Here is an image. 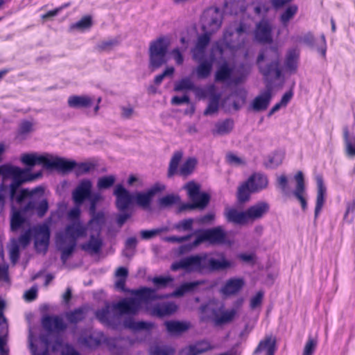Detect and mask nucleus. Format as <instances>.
Masks as SVG:
<instances>
[{
    "label": "nucleus",
    "mask_w": 355,
    "mask_h": 355,
    "mask_svg": "<svg viewBox=\"0 0 355 355\" xmlns=\"http://www.w3.org/2000/svg\"><path fill=\"white\" fill-rule=\"evenodd\" d=\"M255 192L252 186L245 181L242 183L237 189V199L239 203L244 204L249 201L251 193Z\"/></svg>",
    "instance_id": "32"
},
{
    "label": "nucleus",
    "mask_w": 355,
    "mask_h": 355,
    "mask_svg": "<svg viewBox=\"0 0 355 355\" xmlns=\"http://www.w3.org/2000/svg\"><path fill=\"white\" fill-rule=\"evenodd\" d=\"M166 186L161 183H156L146 192H137L133 196V200L144 209H148L153 198L157 193L164 191Z\"/></svg>",
    "instance_id": "18"
},
{
    "label": "nucleus",
    "mask_w": 355,
    "mask_h": 355,
    "mask_svg": "<svg viewBox=\"0 0 355 355\" xmlns=\"http://www.w3.org/2000/svg\"><path fill=\"white\" fill-rule=\"evenodd\" d=\"M263 291H259L250 300V307L253 309L261 306L263 298Z\"/></svg>",
    "instance_id": "52"
},
{
    "label": "nucleus",
    "mask_w": 355,
    "mask_h": 355,
    "mask_svg": "<svg viewBox=\"0 0 355 355\" xmlns=\"http://www.w3.org/2000/svg\"><path fill=\"white\" fill-rule=\"evenodd\" d=\"M114 195L116 196V205L120 211H125L132 203L133 196L121 184L114 187Z\"/></svg>",
    "instance_id": "21"
},
{
    "label": "nucleus",
    "mask_w": 355,
    "mask_h": 355,
    "mask_svg": "<svg viewBox=\"0 0 355 355\" xmlns=\"http://www.w3.org/2000/svg\"><path fill=\"white\" fill-rule=\"evenodd\" d=\"M21 161L30 169L36 164H42L48 168H54L63 173H67L76 168V173L78 175L86 174L94 169V164L90 162H84L79 164L73 161H69L64 158L55 157L51 155H38L37 153L23 154L20 158ZM31 171H29V174Z\"/></svg>",
    "instance_id": "3"
},
{
    "label": "nucleus",
    "mask_w": 355,
    "mask_h": 355,
    "mask_svg": "<svg viewBox=\"0 0 355 355\" xmlns=\"http://www.w3.org/2000/svg\"><path fill=\"white\" fill-rule=\"evenodd\" d=\"M92 182L87 179L81 180L72 193L76 205H80L92 195Z\"/></svg>",
    "instance_id": "20"
},
{
    "label": "nucleus",
    "mask_w": 355,
    "mask_h": 355,
    "mask_svg": "<svg viewBox=\"0 0 355 355\" xmlns=\"http://www.w3.org/2000/svg\"><path fill=\"white\" fill-rule=\"evenodd\" d=\"M272 25L266 20H262L257 26L255 31L256 39L261 42H270L272 40Z\"/></svg>",
    "instance_id": "25"
},
{
    "label": "nucleus",
    "mask_w": 355,
    "mask_h": 355,
    "mask_svg": "<svg viewBox=\"0 0 355 355\" xmlns=\"http://www.w3.org/2000/svg\"><path fill=\"white\" fill-rule=\"evenodd\" d=\"M222 48L218 44H214L211 51L210 60L205 58L202 60H199L200 62L193 73H196L197 78L199 79H205L208 78L211 73L212 62L220 61L222 60Z\"/></svg>",
    "instance_id": "17"
},
{
    "label": "nucleus",
    "mask_w": 355,
    "mask_h": 355,
    "mask_svg": "<svg viewBox=\"0 0 355 355\" xmlns=\"http://www.w3.org/2000/svg\"><path fill=\"white\" fill-rule=\"evenodd\" d=\"M80 205L73 208L68 214L71 223L66 227L63 232L57 235V246L62 252V259L65 261L72 254L76 245V240L90 235L89 225L85 227L80 222L78 217L80 214Z\"/></svg>",
    "instance_id": "4"
},
{
    "label": "nucleus",
    "mask_w": 355,
    "mask_h": 355,
    "mask_svg": "<svg viewBox=\"0 0 355 355\" xmlns=\"http://www.w3.org/2000/svg\"><path fill=\"white\" fill-rule=\"evenodd\" d=\"M317 186H318V196L316 200V206L315 209V217L320 213L324 202V196L326 193V187L324 185L322 178L321 177H318L317 179Z\"/></svg>",
    "instance_id": "34"
},
{
    "label": "nucleus",
    "mask_w": 355,
    "mask_h": 355,
    "mask_svg": "<svg viewBox=\"0 0 355 355\" xmlns=\"http://www.w3.org/2000/svg\"><path fill=\"white\" fill-rule=\"evenodd\" d=\"M193 219H186L180 221L179 223L173 225V228L175 229L180 232L181 231H189L191 230L193 227Z\"/></svg>",
    "instance_id": "50"
},
{
    "label": "nucleus",
    "mask_w": 355,
    "mask_h": 355,
    "mask_svg": "<svg viewBox=\"0 0 355 355\" xmlns=\"http://www.w3.org/2000/svg\"><path fill=\"white\" fill-rule=\"evenodd\" d=\"M202 282L200 281H196L189 283H185L180 287L176 289L171 295L175 297H182L185 293L195 291Z\"/></svg>",
    "instance_id": "39"
},
{
    "label": "nucleus",
    "mask_w": 355,
    "mask_h": 355,
    "mask_svg": "<svg viewBox=\"0 0 355 355\" xmlns=\"http://www.w3.org/2000/svg\"><path fill=\"white\" fill-rule=\"evenodd\" d=\"M180 202V197L178 195H168L159 200V206L162 208H167Z\"/></svg>",
    "instance_id": "47"
},
{
    "label": "nucleus",
    "mask_w": 355,
    "mask_h": 355,
    "mask_svg": "<svg viewBox=\"0 0 355 355\" xmlns=\"http://www.w3.org/2000/svg\"><path fill=\"white\" fill-rule=\"evenodd\" d=\"M211 35H207L205 33L198 37L196 48L193 49V58L196 60H202L205 58V50L209 42Z\"/></svg>",
    "instance_id": "29"
},
{
    "label": "nucleus",
    "mask_w": 355,
    "mask_h": 355,
    "mask_svg": "<svg viewBox=\"0 0 355 355\" xmlns=\"http://www.w3.org/2000/svg\"><path fill=\"white\" fill-rule=\"evenodd\" d=\"M37 293V288L36 286H33L24 293V298L27 301H32L36 298Z\"/></svg>",
    "instance_id": "61"
},
{
    "label": "nucleus",
    "mask_w": 355,
    "mask_h": 355,
    "mask_svg": "<svg viewBox=\"0 0 355 355\" xmlns=\"http://www.w3.org/2000/svg\"><path fill=\"white\" fill-rule=\"evenodd\" d=\"M30 169L21 168L12 166H0V211L2 210L6 196L9 194L12 199L15 198L21 205V211H14L10 220L12 231L21 230L24 231L18 241L12 240L10 247L11 261L15 263L19 256V247L25 248L30 243L33 231L28 221L24 214H31L36 211L42 216L48 209V202L44 198V189L41 187L34 189H22L19 193L17 189L27 181L40 178L42 172L35 175L29 174Z\"/></svg>",
    "instance_id": "1"
},
{
    "label": "nucleus",
    "mask_w": 355,
    "mask_h": 355,
    "mask_svg": "<svg viewBox=\"0 0 355 355\" xmlns=\"http://www.w3.org/2000/svg\"><path fill=\"white\" fill-rule=\"evenodd\" d=\"M117 39H111L100 41L95 46V49L98 53L109 52L119 44Z\"/></svg>",
    "instance_id": "40"
},
{
    "label": "nucleus",
    "mask_w": 355,
    "mask_h": 355,
    "mask_svg": "<svg viewBox=\"0 0 355 355\" xmlns=\"http://www.w3.org/2000/svg\"><path fill=\"white\" fill-rule=\"evenodd\" d=\"M297 7L295 6H292L288 7L282 15L281 16V21L282 23L286 26L288 22L293 19L294 15L297 12Z\"/></svg>",
    "instance_id": "49"
},
{
    "label": "nucleus",
    "mask_w": 355,
    "mask_h": 355,
    "mask_svg": "<svg viewBox=\"0 0 355 355\" xmlns=\"http://www.w3.org/2000/svg\"><path fill=\"white\" fill-rule=\"evenodd\" d=\"M234 122L232 120L227 119L223 121L217 122L214 129L212 134L215 136H223L229 134L233 129Z\"/></svg>",
    "instance_id": "33"
},
{
    "label": "nucleus",
    "mask_w": 355,
    "mask_h": 355,
    "mask_svg": "<svg viewBox=\"0 0 355 355\" xmlns=\"http://www.w3.org/2000/svg\"><path fill=\"white\" fill-rule=\"evenodd\" d=\"M191 237V234L184 236H168L166 237L164 240L167 242L172 243H183L184 241H189Z\"/></svg>",
    "instance_id": "57"
},
{
    "label": "nucleus",
    "mask_w": 355,
    "mask_h": 355,
    "mask_svg": "<svg viewBox=\"0 0 355 355\" xmlns=\"http://www.w3.org/2000/svg\"><path fill=\"white\" fill-rule=\"evenodd\" d=\"M116 181L114 175H108L101 177L98 180L97 188L99 190H103L112 187Z\"/></svg>",
    "instance_id": "48"
},
{
    "label": "nucleus",
    "mask_w": 355,
    "mask_h": 355,
    "mask_svg": "<svg viewBox=\"0 0 355 355\" xmlns=\"http://www.w3.org/2000/svg\"><path fill=\"white\" fill-rule=\"evenodd\" d=\"M171 102L174 105H180V104H183V103L189 104L190 103V99L187 95L184 94L182 97L174 96L172 98Z\"/></svg>",
    "instance_id": "62"
},
{
    "label": "nucleus",
    "mask_w": 355,
    "mask_h": 355,
    "mask_svg": "<svg viewBox=\"0 0 355 355\" xmlns=\"http://www.w3.org/2000/svg\"><path fill=\"white\" fill-rule=\"evenodd\" d=\"M162 232V230H145L141 232V236L144 239H149L155 236Z\"/></svg>",
    "instance_id": "59"
},
{
    "label": "nucleus",
    "mask_w": 355,
    "mask_h": 355,
    "mask_svg": "<svg viewBox=\"0 0 355 355\" xmlns=\"http://www.w3.org/2000/svg\"><path fill=\"white\" fill-rule=\"evenodd\" d=\"M182 157L183 153L181 151H176L173 155L167 172L168 178H171L175 174L187 177L193 173L198 163L197 159L195 157H189L179 168Z\"/></svg>",
    "instance_id": "12"
},
{
    "label": "nucleus",
    "mask_w": 355,
    "mask_h": 355,
    "mask_svg": "<svg viewBox=\"0 0 355 355\" xmlns=\"http://www.w3.org/2000/svg\"><path fill=\"white\" fill-rule=\"evenodd\" d=\"M298 57L299 51L297 49H292L288 51L286 60V67L288 70L291 71L296 70Z\"/></svg>",
    "instance_id": "43"
},
{
    "label": "nucleus",
    "mask_w": 355,
    "mask_h": 355,
    "mask_svg": "<svg viewBox=\"0 0 355 355\" xmlns=\"http://www.w3.org/2000/svg\"><path fill=\"white\" fill-rule=\"evenodd\" d=\"M354 125L352 128L353 131L351 132L347 127L343 130V136L345 144L346 153L348 157H355V114L354 116Z\"/></svg>",
    "instance_id": "28"
},
{
    "label": "nucleus",
    "mask_w": 355,
    "mask_h": 355,
    "mask_svg": "<svg viewBox=\"0 0 355 355\" xmlns=\"http://www.w3.org/2000/svg\"><path fill=\"white\" fill-rule=\"evenodd\" d=\"M243 0H227L224 12L229 14H237L243 11Z\"/></svg>",
    "instance_id": "41"
},
{
    "label": "nucleus",
    "mask_w": 355,
    "mask_h": 355,
    "mask_svg": "<svg viewBox=\"0 0 355 355\" xmlns=\"http://www.w3.org/2000/svg\"><path fill=\"white\" fill-rule=\"evenodd\" d=\"M278 60L279 53L275 46L265 49L257 58L260 71L268 83H271L281 75Z\"/></svg>",
    "instance_id": "8"
},
{
    "label": "nucleus",
    "mask_w": 355,
    "mask_h": 355,
    "mask_svg": "<svg viewBox=\"0 0 355 355\" xmlns=\"http://www.w3.org/2000/svg\"><path fill=\"white\" fill-rule=\"evenodd\" d=\"M177 306L174 303H162L156 305L153 311V314L162 317L175 312Z\"/></svg>",
    "instance_id": "38"
},
{
    "label": "nucleus",
    "mask_w": 355,
    "mask_h": 355,
    "mask_svg": "<svg viewBox=\"0 0 355 355\" xmlns=\"http://www.w3.org/2000/svg\"><path fill=\"white\" fill-rule=\"evenodd\" d=\"M165 325L168 331L173 334H180L191 327L189 322L178 321L166 322Z\"/></svg>",
    "instance_id": "35"
},
{
    "label": "nucleus",
    "mask_w": 355,
    "mask_h": 355,
    "mask_svg": "<svg viewBox=\"0 0 355 355\" xmlns=\"http://www.w3.org/2000/svg\"><path fill=\"white\" fill-rule=\"evenodd\" d=\"M128 276V270L125 268H119L116 272V281L115 286L117 288L123 290L126 277Z\"/></svg>",
    "instance_id": "46"
},
{
    "label": "nucleus",
    "mask_w": 355,
    "mask_h": 355,
    "mask_svg": "<svg viewBox=\"0 0 355 355\" xmlns=\"http://www.w3.org/2000/svg\"><path fill=\"white\" fill-rule=\"evenodd\" d=\"M271 98V87L270 86L267 85V90L264 93L257 96L252 101L251 103L252 109L255 112H261L265 110L268 107Z\"/></svg>",
    "instance_id": "24"
},
{
    "label": "nucleus",
    "mask_w": 355,
    "mask_h": 355,
    "mask_svg": "<svg viewBox=\"0 0 355 355\" xmlns=\"http://www.w3.org/2000/svg\"><path fill=\"white\" fill-rule=\"evenodd\" d=\"M92 102V99L87 96H72L68 99L69 106L73 108L89 107Z\"/></svg>",
    "instance_id": "31"
},
{
    "label": "nucleus",
    "mask_w": 355,
    "mask_h": 355,
    "mask_svg": "<svg viewBox=\"0 0 355 355\" xmlns=\"http://www.w3.org/2000/svg\"><path fill=\"white\" fill-rule=\"evenodd\" d=\"M171 44V39L168 37H158L150 43L149 69L151 71H154L156 69L166 63V55Z\"/></svg>",
    "instance_id": "11"
},
{
    "label": "nucleus",
    "mask_w": 355,
    "mask_h": 355,
    "mask_svg": "<svg viewBox=\"0 0 355 355\" xmlns=\"http://www.w3.org/2000/svg\"><path fill=\"white\" fill-rule=\"evenodd\" d=\"M128 184L129 186H142V180L135 175H131L128 179Z\"/></svg>",
    "instance_id": "63"
},
{
    "label": "nucleus",
    "mask_w": 355,
    "mask_h": 355,
    "mask_svg": "<svg viewBox=\"0 0 355 355\" xmlns=\"http://www.w3.org/2000/svg\"><path fill=\"white\" fill-rule=\"evenodd\" d=\"M268 209L269 205L268 203L260 202L251 206L245 211H240L231 208L226 209L225 214L229 221L243 225L262 218Z\"/></svg>",
    "instance_id": "9"
},
{
    "label": "nucleus",
    "mask_w": 355,
    "mask_h": 355,
    "mask_svg": "<svg viewBox=\"0 0 355 355\" xmlns=\"http://www.w3.org/2000/svg\"><path fill=\"white\" fill-rule=\"evenodd\" d=\"M243 75L237 76L234 71L227 64H224L218 70L216 75L217 81L239 83L243 79Z\"/></svg>",
    "instance_id": "22"
},
{
    "label": "nucleus",
    "mask_w": 355,
    "mask_h": 355,
    "mask_svg": "<svg viewBox=\"0 0 355 355\" xmlns=\"http://www.w3.org/2000/svg\"><path fill=\"white\" fill-rule=\"evenodd\" d=\"M35 234V246L40 252L46 250L49 241V229L47 225L37 226L33 230Z\"/></svg>",
    "instance_id": "19"
},
{
    "label": "nucleus",
    "mask_w": 355,
    "mask_h": 355,
    "mask_svg": "<svg viewBox=\"0 0 355 355\" xmlns=\"http://www.w3.org/2000/svg\"><path fill=\"white\" fill-rule=\"evenodd\" d=\"M227 162L234 166H241L245 164V161L234 154H229L227 155Z\"/></svg>",
    "instance_id": "56"
},
{
    "label": "nucleus",
    "mask_w": 355,
    "mask_h": 355,
    "mask_svg": "<svg viewBox=\"0 0 355 355\" xmlns=\"http://www.w3.org/2000/svg\"><path fill=\"white\" fill-rule=\"evenodd\" d=\"M248 181L255 192L265 189L268 186L266 177L259 173L252 175L248 178Z\"/></svg>",
    "instance_id": "37"
},
{
    "label": "nucleus",
    "mask_w": 355,
    "mask_h": 355,
    "mask_svg": "<svg viewBox=\"0 0 355 355\" xmlns=\"http://www.w3.org/2000/svg\"><path fill=\"white\" fill-rule=\"evenodd\" d=\"M92 26V18L91 16H85L78 22L72 24L70 26L71 31L76 30L78 31H83L89 29Z\"/></svg>",
    "instance_id": "45"
},
{
    "label": "nucleus",
    "mask_w": 355,
    "mask_h": 355,
    "mask_svg": "<svg viewBox=\"0 0 355 355\" xmlns=\"http://www.w3.org/2000/svg\"><path fill=\"white\" fill-rule=\"evenodd\" d=\"M209 349H210L209 343L201 342L183 349L180 352V355H198L205 352Z\"/></svg>",
    "instance_id": "36"
},
{
    "label": "nucleus",
    "mask_w": 355,
    "mask_h": 355,
    "mask_svg": "<svg viewBox=\"0 0 355 355\" xmlns=\"http://www.w3.org/2000/svg\"><path fill=\"white\" fill-rule=\"evenodd\" d=\"M236 313L237 311L236 309H232L228 311H223L222 309L220 314L218 316V318H216L215 323L219 325L224 323L230 322L234 320Z\"/></svg>",
    "instance_id": "42"
},
{
    "label": "nucleus",
    "mask_w": 355,
    "mask_h": 355,
    "mask_svg": "<svg viewBox=\"0 0 355 355\" xmlns=\"http://www.w3.org/2000/svg\"><path fill=\"white\" fill-rule=\"evenodd\" d=\"M44 327L49 331H60L66 328L62 318L59 317H47L44 320Z\"/></svg>",
    "instance_id": "30"
},
{
    "label": "nucleus",
    "mask_w": 355,
    "mask_h": 355,
    "mask_svg": "<svg viewBox=\"0 0 355 355\" xmlns=\"http://www.w3.org/2000/svg\"><path fill=\"white\" fill-rule=\"evenodd\" d=\"M184 188L187 191L191 204H184L180 207V211L193 209L196 208L204 209L209 201V196L200 191V186L193 182L185 184Z\"/></svg>",
    "instance_id": "14"
},
{
    "label": "nucleus",
    "mask_w": 355,
    "mask_h": 355,
    "mask_svg": "<svg viewBox=\"0 0 355 355\" xmlns=\"http://www.w3.org/2000/svg\"><path fill=\"white\" fill-rule=\"evenodd\" d=\"M222 13L217 8H209L205 10L201 17L202 29L207 35H212L220 27Z\"/></svg>",
    "instance_id": "16"
},
{
    "label": "nucleus",
    "mask_w": 355,
    "mask_h": 355,
    "mask_svg": "<svg viewBox=\"0 0 355 355\" xmlns=\"http://www.w3.org/2000/svg\"><path fill=\"white\" fill-rule=\"evenodd\" d=\"M173 67L168 68L164 73L155 77V83L156 85H159L165 77L171 76L173 73Z\"/></svg>",
    "instance_id": "58"
},
{
    "label": "nucleus",
    "mask_w": 355,
    "mask_h": 355,
    "mask_svg": "<svg viewBox=\"0 0 355 355\" xmlns=\"http://www.w3.org/2000/svg\"><path fill=\"white\" fill-rule=\"evenodd\" d=\"M172 281L170 277H155L153 279V283L156 286L157 289L165 287L168 283Z\"/></svg>",
    "instance_id": "55"
},
{
    "label": "nucleus",
    "mask_w": 355,
    "mask_h": 355,
    "mask_svg": "<svg viewBox=\"0 0 355 355\" xmlns=\"http://www.w3.org/2000/svg\"><path fill=\"white\" fill-rule=\"evenodd\" d=\"M103 198L101 194L92 193L88 198L90 202L89 212L92 218L89 223V230L90 231V239L87 243L82 245V248L86 251L96 253L101 247V239L99 237L101 228L105 223L104 214L102 212H96V205Z\"/></svg>",
    "instance_id": "7"
},
{
    "label": "nucleus",
    "mask_w": 355,
    "mask_h": 355,
    "mask_svg": "<svg viewBox=\"0 0 355 355\" xmlns=\"http://www.w3.org/2000/svg\"><path fill=\"white\" fill-rule=\"evenodd\" d=\"M175 91L187 93L192 91L200 98H208V105L204 111V115L212 116L218 111L221 94L214 85H209L205 87L196 86L191 78L185 77L175 83Z\"/></svg>",
    "instance_id": "5"
},
{
    "label": "nucleus",
    "mask_w": 355,
    "mask_h": 355,
    "mask_svg": "<svg viewBox=\"0 0 355 355\" xmlns=\"http://www.w3.org/2000/svg\"><path fill=\"white\" fill-rule=\"evenodd\" d=\"M223 304L220 301L213 299L202 307V311L206 318H211L215 321L223 309Z\"/></svg>",
    "instance_id": "26"
},
{
    "label": "nucleus",
    "mask_w": 355,
    "mask_h": 355,
    "mask_svg": "<svg viewBox=\"0 0 355 355\" xmlns=\"http://www.w3.org/2000/svg\"><path fill=\"white\" fill-rule=\"evenodd\" d=\"M171 55H173V58L175 60L176 63L178 64H182L183 62V56L181 54L180 49L178 48L174 49L171 51Z\"/></svg>",
    "instance_id": "64"
},
{
    "label": "nucleus",
    "mask_w": 355,
    "mask_h": 355,
    "mask_svg": "<svg viewBox=\"0 0 355 355\" xmlns=\"http://www.w3.org/2000/svg\"><path fill=\"white\" fill-rule=\"evenodd\" d=\"M173 349L167 347H157L155 349L153 355H171Z\"/></svg>",
    "instance_id": "60"
},
{
    "label": "nucleus",
    "mask_w": 355,
    "mask_h": 355,
    "mask_svg": "<svg viewBox=\"0 0 355 355\" xmlns=\"http://www.w3.org/2000/svg\"><path fill=\"white\" fill-rule=\"evenodd\" d=\"M277 340L272 336H268L262 340L257 349L254 352V354H259L263 351H266V355H275L276 351Z\"/></svg>",
    "instance_id": "27"
},
{
    "label": "nucleus",
    "mask_w": 355,
    "mask_h": 355,
    "mask_svg": "<svg viewBox=\"0 0 355 355\" xmlns=\"http://www.w3.org/2000/svg\"><path fill=\"white\" fill-rule=\"evenodd\" d=\"M294 180L295 185L292 192L289 186V178L285 174H282L277 178V185L284 194L289 195L292 193L300 202L302 209L304 211L307 207V202L306 198V185L303 173L298 171L294 176Z\"/></svg>",
    "instance_id": "10"
},
{
    "label": "nucleus",
    "mask_w": 355,
    "mask_h": 355,
    "mask_svg": "<svg viewBox=\"0 0 355 355\" xmlns=\"http://www.w3.org/2000/svg\"><path fill=\"white\" fill-rule=\"evenodd\" d=\"M245 285V280L242 277H234L227 280L222 288L225 295H234L239 293Z\"/></svg>",
    "instance_id": "23"
},
{
    "label": "nucleus",
    "mask_w": 355,
    "mask_h": 355,
    "mask_svg": "<svg viewBox=\"0 0 355 355\" xmlns=\"http://www.w3.org/2000/svg\"><path fill=\"white\" fill-rule=\"evenodd\" d=\"M119 110L120 117L123 120H130L136 114L135 107L130 103L121 105Z\"/></svg>",
    "instance_id": "44"
},
{
    "label": "nucleus",
    "mask_w": 355,
    "mask_h": 355,
    "mask_svg": "<svg viewBox=\"0 0 355 355\" xmlns=\"http://www.w3.org/2000/svg\"><path fill=\"white\" fill-rule=\"evenodd\" d=\"M226 234L221 227H217L203 232L197 239L189 245H183L180 248V253H184L198 246L205 241H209L212 243H222L225 241Z\"/></svg>",
    "instance_id": "15"
},
{
    "label": "nucleus",
    "mask_w": 355,
    "mask_h": 355,
    "mask_svg": "<svg viewBox=\"0 0 355 355\" xmlns=\"http://www.w3.org/2000/svg\"><path fill=\"white\" fill-rule=\"evenodd\" d=\"M316 345V340L309 338L306 343L302 355H312L315 351Z\"/></svg>",
    "instance_id": "53"
},
{
    "label": "nucleus",
    "mask_w": 355,
    "mask_h": 355,
    "mask_svg": "<svg viewBox=\"0 0 355 355\" xmlns=\"http://www.w3.org/2000/svg\"><path fill=\"white\" fill-rule=\"evenodd\" d=\"M283 160V156L280 153H275L271 156H269L268 161L265 163L268 167H276L282 164Z\"/></svg>",
    "instance_id": "51"
},
{
    "label": "nucleus",
    "mask_w": 355,
    "mask_h": 355,
    "mask_svg": "<svg viewBox=\"0 0 355 355\" xmlns=\"http://www.w3.org/2000/svg\"><path fill=\"white\" fill-rule=\"evenodd\" d=\"M68 320L73 323L80 321L84 318V313L82 310L78 309L74 312H71L67 315Z\"/></svg>",
    "instance_id": "54"
},
{
    "label": "nucleus",
    "mask_w": 355,
    "mask_h": 355,
    "mask_svg": "<svg viewBox=\"0 0 355 355\" xmlns=\"http://www.w3.org/2000/svg\"><path fill=\"white\" fill-rule=\"evenodd\" d=\"M247 30L248 27L243 23L234 22L231 24L225 31L223 35L225 43L233 50L241 48L245 43L244 33Z\"/></svg>",
    "instance_id": "13"
},
{
    "label": "nucleus",
    "mask_w": 355,
    "mask_h": 355,
    "mask_svg": "<svg viewBox=\"0 0 355 355\" xmlns=\"http://www.w3.org/2000/svg\"><path fill=\"white\" fill-rule=\"evenodd\" d=\"M157 298L155 290L144 288L129 298L123 299L118 303L107 305L96 312V317L103 323L115 324L123 322L124 326L132 330L147 329L150 324L135 321L132 316L139 310L142 304Z\"/></svg>",
    "instance_id": "2"
},
{
    "label": "nucleus",
    "mask_w": 355,
    "mask_h": 355,
    "mask_svg": "<svg viewBox=\"0 0 355 355\" xmlns=\"http://www.w3.org/2000/svg\"><path fill=\"white\" fill-rule=\"evenodd\" d=\"M232 266V263L227 260L223 254L220 255L218 259H214L204 254L182 259L174 263L171 268L173 270L183 269L187 272H197L205 268L224 270L230 268Z\"/></svg>",
    "instance_id": "6"
}]
</instances>
